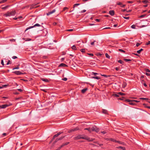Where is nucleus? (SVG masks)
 I'll use <instances>...</instances> for the list:
<instances>
[{"instance_id": "obj_1", "label": "nucleus", "mask_w": 150, "mask_h": 150, "mask_svg": "<svg viewBox=\"0 0 150 150\" xmlns=\"http://www.w3.org/2000/svg\"><path fill=\"white\" fill-rule=\"evenodd\" d=\"M74 140H77L82 139H86L89 142L93 141L95 139H94L90 138L87 136L81 135H79L77 136L74 137Z\"/></svg>"}, {"instance_id": "obj_2", "label": "nucleus", "mask_w": 150, "mask_h": 150, "mask_svg": "<svg viewBox=\"0 0 150 150\" xmlns=\"http://www.w3.org/2000/svg\"><path fill=\"white\" fill-rule=\"evenodd\" d=\"M16 13L15 11H8L4 14V16L6 17L11 16H14Z\"/></svg>"}, {"instance_id": "obj_3", "label": "nucleus", "mask_w": 150, "mask_h": 150, "mask_svg": "<svg viewBox=\"0 0 150 150\" xmlns=\"http://www.w3.org/2000/svg\"><path fill=\"white\" fill-rule=\"evenodd\" d=\"M91 130L92 131H95L97 132L99 131V129L96 126L93 127L91 128Z\"/></svg>"}, {"instance_id": "obj_4", "label": "nucleus", "mask_w": 150, "mask_h": 150, "mask_svg": "<svg viewBox=\"0 0 150 150\" xmlns=\"http://www.w3.org/2000/svg\"><path fill=\"white\" fill-rule=\"evenodd\" d=\"M40 26V25L38 24V23H37V24H35V25H34V26H30V27H29L28 28H27L26 30H25V31H26V30L30 29V28H33L34 27H35V26Z\"/></svg>"}, {"instance_id": "obj_5", "label": "nucleus", "mask_w": 150, "mask_h": 150, "mask_svg": "<svg viewBox=\"0 0 150 150\" xmlns=\"http://www.w3.org/2000/svg\"><path fill=\"white\" fill-rule=\"evenodd\" d=\"M79 129V128L78 127H76V128H73L72 129H71L70 130H69V131H68V132L69 133H70L72 132H74V131H76V130H78Z\"/></svg>"}, {"instance_id": "obj_6", "label": "nucleus", "mask_w": 150, "mask_h": 150, "mask_svg": "<svg viewBox=\"0 0 150 150\" xmlns=\"http://www.w3.org/2000/svg\"><path fill=\"white\" fill-rule=\"evenodd\" d=\"M13 73L17 75L23 74V73L19 71H16L13 72Z\"/></svg>"}, {"instance_id": "obj_7", "label": "nucleus", "mask_w": 150, "mask_h": 150, "mask_svg": "<svg viewBox=\"0 0 150 150\" xmlns=\"http://www.w3.org/2000/svg\"><path fill=\"white\" fill-rule=\"evenodd\" d=\"M117 4L118 5H120V6L122 8H124L125 6V5L122 4V3L120 2H117Z\"/></svg>"}, {"instance_id": "obj_8", "label": "nucleus", "mask_w": 150, "mask_h": 150, "mask_svg": "<svg viewBox=\"0 0 150 150\" xmlns=\"http://www.w3.org/2000/svg\"><path fill=\"white\" fill-rule=\"evenodd\" d=\"M55 11V9H54L52 11H51L49 12L48 13H47V16H49L53 13H54Z\"/></svg>"}, {"instance_id": "obj_9", "label": "nucleus", "mask_w": 150, "mask_h": 150, "mask_svg": "<svg viewBox=\"0 0 150 150\" xmlns=\"http://www.w3.org/2000/svg\"><path fill=\"white\" fill-rule=\"evenodd\" d=\"M109 14L112 16H113L115 14L114 11L113 10H110L109 11Z\"/></svg>"}, {"instance_id": "obj_10", "label": "nucleus", "mask_w": 150, "mask_h": 150, "mask_svg": "<svg viewBox=\"0 0 150 150\" xmlns=\"http://www.w3.org/2000/svg\"><path fill=\"white\" fill-rule=\"evenodd\" d=\"M8 105L7 104H5L4 105H2L0 106V107L1 108H4L8 106Z\"/></svg>"}, {"instance_id": "obj_11", "label": "nucleus", "mask_w": 150, "mask_h": 150, "mask_svg": "<svg viewBox=\"0 0 150 150\" xmlns=\"http://www.w3.org/2000/svg\"><path fill=\"white\" fill-rule=\"evenodd\" d=\"M68 66L64 63H61L59 65V67H67Z\"/></svg>"}, {"instance_id": "obj_12", "label": "nucleus", "mask_w": 150, "mask_h": 150, "mask_svg": "<svg viewBox=\"0 0 150 150\" xmlns=\"http://www.w3.org/2000/svg\"><path fill=\"white\" fill-rule=\"evenodd\" d=\"M64 136L62 137L59 138L55 140V142L56 143L57 141L62 139L64 138Z\"/></svg>"}, {"instance_id": "obj_13", "label": "nucleus", "mask_w": 150, "mask_h": 150, "mask_svg": "<svg viewBox=\"0 0 150 150\" xmlns=\"http://www.w3.org/2000/svg\"><path fill=\"white\" fill-rule=\"evenodd\" d=\"M88 89L87 88L83 89L81 90V92L82 93H85L86 91Z\"/></svg>"}, {"instance_id": "obj_14", "label": "nucleus", "mask_w": 150, "mask_h": 150, "mask_svg": "<svg viewBox=\"0 0 150 150\" xmlns=\"http://www.w3.org/2000/svg\"><path fill=\"white\" fill-rule=\"evenodd\" d=\"M36 4H32L30 7L31 8H36L38 6H36Z\"/></svg>"}, {"instance_id": "obj_15", "label": "nucleus", "mask_w": 150, "mask_h": 150, "mask_svg": "<svg viewBox=\"0 0 150 150\" xmlns=\"http://www.w3.org/2000/svg\"><path fill=\"white\" fill-rule=\"evenodd\" d=\"M127 85V83L126 82H123L122 84V87L123 88H125Z\"/></svg>"}, {"instance_id": "obj_16", "label": "nucleus", "mask_w": 150, "mask_h": 150, "mask_svg": "<svg viewBox=\"0 0 150 150\" xmlns=\"http://www.w3.org/2000/svg\"><path fill=\"white\" fill-rule=\"evenodd\" d=\"M102 112L103 113L105 114H108V112L107 110L103 109L102 110Z\"/></svg>"}, {"instance_id": "obj_17", "label": "nucleus", "mask_w": 150, "mask_h": 150, "mask_svg": "<svg viewBox=\"0 0 150 150\" xmlns=\"http://www.w3.org/2000/svg\"><path fill=\"white\" fill-rule=\"evenodd\" d=\"M117 149H121L123 150H125V147H122V146H118L117 147Z\"/></svg>"}, {"instance_id": "obj_18", "label": "nucleus", "mask_w": 150, "mask_h": 150, "mask_svg": "<svg viewBox=\"0 0 150 150\" xmlns=\"http://www.w3.org/2000/svg\"><path fill=\"white\" fill-rule=\"evenodd\" d=\"M84 130H88L90 132H91L92 131L91 128H85Z\"/></svg>"}, {"instance_id": "obj_19", "label": "nucleus", "mask_w": 150, "mask_h": 150, "mask_svg": "<svg viewBox=\"0 0 150 150\" xmlns=\"http://www.w3.org/2000/svg\"><path fill=\"white\" fill-rule=\"evenodd\" d=\"M23 39L25 41H30L31 40V39L29 38H23Z\"/></svg>"}, {"instance_id": "obj_20", "label": "nucleus", "mask_w": 150, "mask_h": 150, "mask_svg": "<svg viewBox=\"0 0 150 150\" xmlns=\"http://www.w3.org/2000/svg\"><path fill=\"white\" fill-rule=\"evenodd\" d=\"M92 78L96 79H100V78L98 76H93L91 77Z\"/></svg>"}, {"instance_id": "obj_21", "label": "nucleus", "mask_w": 150, "mask_h": 150, "mask_svg": "<svg viewBox=\"0 0 150 150\" xmlns=\"http://www.w3.org/2000/svg\"><path fill=\"white\" fill-rule=\"evenodd\" d=\"M143 50V49L141 48L140 50L137 51V52L138 54H140L141 52Z\"/></svg>"}, {"instance_id": "obj_22", "label": "nucleus", "mask_w": 150, "mask_h": 150, "mask_svg": "<svg viewBox=\"0 0 150 150\" xmlns=\"http://www.w3.org/2000/svg\"><path fill=\"white\" fill-rule=\"evenodd\" d=\"M110 141H111L115 142H117V141L115 139H112V138H110Z\"/></svg>"}, {"instance_id": "obj_23", "label": "nucleus", "mask_w": 150, "mask_h": 150, "mask_svg": "<svg viewBox=\"0 0 150 150\" xmlns=\"http://www.w3.org/2000/svg\"><path fill=\"white\" fill-rule=\"evenodd\" d=\"M59 135V134H58V133L56 134H55V135H54V136L53 137V138L52 139V140H53L56 137H57Z\"/></svg>"}, {"instance_id": "obj_24", "label": "nucleus", "mask_w": 150, "mask_h": 150, "mask_svg": "<svg viewBox=\"0 0 150 150\" xmlns=\"http://www.w3.org/2000/svg\"><path fill=\"white\" fill-rule=\"evenodd\" d=\"M113 95L116 97H118L119 96V95L118 94V93L116 94H114Z\"/></svg>"}, {"instance_id": "obj_25", "label": "nucleus", "mask_w": 150, "mask_h": 150, "mask_svg": "<svg viewBox=\"0 0 150 150\" xmlns=\"http://www.w3.org/2000/svg\"><path fill=\"white\" fill-rule=\"evenodd\" d=\"M71 48L73 50H76L77 49V48L75 45H73L72 47Z\"/></svg>"}, {"instance_id": "obj_26", "label": "nucleus", "mask_w": 150, "mask_h": 150, "mask_svg": "<svg viewBox=\"0 0 150 150\" xmlns=\"http://www.w3.org/2000/svg\"><path fill=\"white\" fill-rule=\"evenodd\" d=\"M9 7V6H6L2 8V9L5 10L7 9Z\"/></svg>"}, {"instance_id": "obj_27", "label": "nucleus", "mask_w": 150, "mask_h": 150, "mask_svg": "<svg viewBox=\"0 0 150 150\" xmlns=\"http://www.w3.org/2000/svg\"><path fill=\"white\" fill-rule=\"evenodd\" d=\"M69 142H66L65 143H63L62 144V146H65V145H67L68 144H69Z\"/></svg>"}, {"instance_id": "obj_28", "label": "nucleus", "mask_w": 150, "mask_h": 150, "mask_svg": "<svg viewBox=\"0 0 150 150\" xmlns=\"http://www.w3.org/2000/svg\"><path fill=\"white\" fill-rule=\"evenodd\" d=\"M118 62L119 63H120L121 64H123L124 63V62L121 60H119L118 61Z\"/></svg>"}, {"instance_id": "obj_29", "label": "nucleus", "mask_w": 150, "mask_h": 150, "mask_svg": "<svg viewBox=\"0 0 150 150\" xmlns=\"http://www.w3.org/2000/svg\"><path fill=\"white\" fill-rule=\"evenodd\" d=\"M42 80L43 81L46 82H48V80L47 79H42Z\"/></svg>"}, {"instance_id": "obj_30", "label": "nucleus", "mask_w": 150, "mask_h": 150, "mask_svg": "<svg viewBox=\"0 0 150 150\" xmlns=\"http://www.w3.org/2000/svg\"><path fill=\"white\" fill-rule=\"evenodd\" d=\"M80 5L79 4H74L73 6V8H74L75 7L77 6Z\"/></svg>"}, {"instance_id": "obj_31", "label": "nucleus", "mask_w": 150, "mask_h": 150, "mask_svg": "<svg viewBox=\"0 0 150 150\" xmlns=\"http://www.w3.org/2000/svg\"><path fill=\"white\" fill-rule=\"evenodd\" d=\"M105 55L106 57H107V58H108V59L110 58V56L107 53H106L105 54Z\"/></svg>"}, {"instance_id": "obj_32", "label": "nucleus", "mask_w": 150, "mask_h": 150, "mask_svg": "<svg viewBox=\"0 0 150 150\" xmlns=\"http://www.w3.org/2000/svg\"><path fill=\"white\" fill-rule=\"evenodd\" d=\"M91 74L92 75H93L94 76H96V75L98 74L96 73H94L93 72H92Z\"/></svg>"}, {"instance_id": "obj_33", "label": "nucleus", "mask_w": 150, "mask_h": 150, "mask_svg": "<svg viewBox=\"0 0 150 150\" xmlns=\"http://www.w3.org/2000/svg\"><path fill=\"white\" fill-rule=\"evenodd\" d=\"M80 51L81 52L84 53L85 52V50L84 49H82L80 50Z\"/></svg>"}, {"instance_id": "obj_34", "label": "nucleus", "mask_w": 150, "mask_h": 150, "mask_svg": "<svg viewBox=\"0 0 150 150\" xmlns=\"http://www.w3.org/2000/svg\"><path fill=\"white\" fill-rule=\"evenodd\" d=\"M118 94H119V95L121 96H124L125 95V93L121 92H119Z\"/></svg>"}, {"instance_id": "obj_35", "label": "nucleus", "mask_w": 150, "mask_h": 150, "mask_svg": "<svg viewBox=\"0 0 150 150\" xmlns=\"http://www.w3.org/2000/svg\"><path fill=\"white\" fill-rule=\"evenodd\" d=\"M129 104L132 105H135L136 104L133 101H132V102H131L130 103H129Z\"/></svg>"}, {"instance_id": "obj_36", "label": "nucleus", "mask_w": 150, "mask_h": 150, "mask_svg": "<svg viewBox=\"0 0 150 150\" xmlns=\"http://www.w3.org/2000/svg\"><path fill=\"white\" fill-rule=\"evenodd\" d=\"M124 60L126 61V62H128V61H131V60L130 59H125Z\"/></svg>"}, {"instance_id": "obj_37", "label": "nucleus", "mask_w": 150, "mask_h": 150, "mask_svg": "<svg viewBox=\"0 0 150 150\" xmlns=\"http://www.w3.org/2000/svg\"><path fill=\"white\" fill-rule=\"evenodd\" d=\"M140 99L143 100H149V99L148 98H140Z\"/></svg>"}, {"instance_id": "obj_38", "label": "nucleus", "mask_w": 150, "mask_h": 150, "mask_svg": "<svg viewBox=\"0 0 150 150\" xmlns=\"http://www.w3.org/2000/svg\"><path fill=\"white\" fill-rule=\"evenodd\" d=\"M126 101L127 102H129V103H130L131 102H132V101H133V100H129V99H127L126 100Z\"/></svg>"}, {"instance_id": "obj_39", "label": "nucleus", "mask_w": 150, "mask_h": 150, "mask_svg": "<svg viewBox=\"0 0 150 150\" xmlns=\"http://www.w3.org/2000/svg\"><path fill=\"white\" fill-rule=\"evenodd\" d=\"M7 1V0H2L1 1V3H4L6 2Z\"/></svg>"}, {"instance_id": "obj_40", "label": "nucleus", "mask_w": 150, "mask_h": 150, "mask_svg": "<svg viewBox=\"0 0 150 150\" xmlns=\"http://www.w3.org/2000/svg\"><path fill=\"white\" fill-rule=\"evenodd\" d=\"M135 27L136 26L135 25H133L131 26V27L133 29H135Z\"/></svg>"}, {"instance_id": "obj_41", "label": "nucleus", "mask_w": 150, "mask_h": 150, "mask_svg": "<svg viewBox=\"0 0 150 150\" xmlns=\"http://www.w3.org/2000/svg\"><path fill=\"white\" fill-rule=\"evenodd\" d=\"M68 9V8L67 7H64V8L62 11H65L67 9Z\"/></svg>"}, {"instance_id": "obj_42", "label": "nucleus", "mask_w": 150, "mask_h": 150, "mask_svg": "<svg viewBox=\"0 0 150 150\" xmlns=\"http://www.w3.org/2000/svg\"><path fill=\"white\" fill-rule=\"evenodd\" d=\"M142 2L144 3H146L148 2V1L147 0H145L142 1Z\"/></svg>"}, {"instance_id": "obj_43", "label": "nucleus", "mask_w": 150, "mask_h": 150, "mask_svg": "<svg viewBox=\"0 0 150 150\" xmlns=\"http://www.w3.org/2000/svg\"><path fill=\"white\" fill-rule=\"evenodd\" d=\"M63 146H62V145L58 147V149H57L58 150H60Z\"/></svg>"}, {"instance_id": "obj_44", "label": "nucleus", "mask_w": 150, "mask_h": 150, "mask_svg": "<svg viewBox=\"0 0 150 150\" xmlns=\"http://www.w3.org/2000/svg\"><path fill=\"white\" fill-rule=\"evenodd\" d=\"M86 11V10L84 9V10H83L82 11H81V12H80V13H84V12H85Z\"/></svg>"}, {"instance_id": "obj_45", "label": "nucleus", "mask_w": 150, "mask_h": 150, "mask_svg": "<svg viewBox=\"0 0 150 150\" xmlns=\"http://www.w3.org/2000/svg\"><path fill=\"white\" fill-rule=\"evenodd\" d=\"M146 45H150V41H148V42H146L145 44Z\"/></svg>"}, {"instance_id": "obj_46", "label": "nucleus", "mask_w": 150, "mask_h": 150, "mask_svg": "<svg viewBox=\"0 0 150 150\" xmlns=\"http://www.w3.org/2000/svg\"><path fill=\"white\" fill-rule=\"evenodd\" d=\"M123 17L124 18L127 19H129V17H126L123 16Z\"/></svg>"}, {"instance_id": "obj_47", "label": "nucleus", "mask_w": 150, "mask_h": 150, "mask_svg": "<svg viewBox=\"0 0 150 150\" xmlns=\"http://www.w3.org/2000/svg\"><path fill=\"white\" fill-rule=\"evenodd\" d=\"M8 86V85L5 84V85H2V86L3 87V88L4 87H7V86Z\"/></svg>"}, {"instance_id": "obj_48", "label": "nucleus", "mask_w": 150, "mask_h": 150, "mask_svg": "<svg viewBox=\"0 0 150 150\" xmlns=\"http://www.w3.org/2000/svg\"><path fill=\"white\" fill-rule=\"evenodd\" d=\"M117 142L118 143L121 144H123V142H121V141H117V142Z\"/></svg>"}, {"instance_id": "obj_49", "label": "nucleus", "mask_w": 150, "mask_h": 150, "mask_svg": "<svg viewBox=\"0 0 150 150\" xmlns=\"http://www.w3.org/2000/svg\"><path fill=\"white\" fill-rule=\"evenodd\" d=\"M11 64V62L10 61V60H8V62L6 64L8 65L9 64Z\"/></svg>"}, {"instance_id": "obj_50", "label": "nucleus", "mask_w": 150, "mask_h": 150, "mask_svg": "<svg viewBox=\"0 0 150 150\" xmlns=\"http://www.w3.org/2000/svg\"><path fill=\"white\" fill-rule=\"evenodd\" d=\"M146 16V15H141L140 16V17L141 18H142L143 17H144Z\"/></svg>"}, {"instance_id": "obj_51", "label": "nucleus", "mask_w": 150, "mask_h": 150, "mask_svg": "<svg viewBox=\"0 0 150 150\" xmlns=\"http://www.w3.org/2000/svg\"><path fill=\"white\" fill-rule=\"evenodd\" d=\"M9 41L11 42H15V40L14 39H10L9 40Z\"/></svg>"}, {"instance_id": "obj_52", "label": "nucleus", "mask_w": 150, "mask_h": 150, "mask_svg": "<svg viewBox=\"0 0 150 150\" xmlns=\"http://www.w3.org/2000/svg\"><path fill=\"white\" fill-rule=\"evenodd\" d=\"M134 102V103H138L139 102V101H138V100H133V101Z\"/></svg>"}, {"instance_id": "obj_53", "label": "nucleus", "mask_w": 150, "mask_h": 150, "mask_svg": "<svg viewBox=\"0 0 150 150\" xmlns=\"http://www.w3.org/2000/svg\"><path fill=\"white\" fill-rule=\"evenodd\" d=\"M96 42V41L95 40V41H94L93 42H91V45H94V43H95V42Z\"/></svg>"}, {"instance_id": "obj_54", "label": "nucleus", "mask_w": 150, "mask_h": 150, "mask_svg": "<svg viewBox=\"0 0 150 150\" xmlns=\"http://www.w3.org/2000/svg\"><path fill=\"white\" fill-rule=\"evenodd\" d=\"M95 21H97V22H99L100 21V19H96L95 20Z\"/></svg>"}, {"instance_id": "obj_55", "label": "nucleus", "mask_w": 150, "mask_h": 150, "mask_svg": "<svg viewBox=\"0 0 150 150\" xmlns=\"http://www.w3.org/2000/svg\"><path fill=\"white\" fill-rule=\"evenodd\" d=\"M1 64L3 65L4 66V61L3 60H1Z\"/></svg>"}, {"instance_id": "obj_56", "label": "nucleus", "mask_w": 150, "mask_h": 150, "mask_svg": "<svg viewBox=\"0 0 150 150\" xmlns=\"http://www.w3.org/2000/svg\"><path fill=\"white\" fill-rule=\"evenodd\" d=\"M62 80L64 81H66L67 80V79L66 78H64L62 79Z\"/></svg>"}, {"instance_id": "obj_57", "label": "nucleus", "mask_w": 150, "mask_h": 150, "mask_svg": "<svg viewBox=\"0 0 150 150\" xmlns=\"http://www.w3.org/2000/svg\"><path fill=\"white\" fill-rule=\"evenodd\" d=\"M101 133L103 134H105L106 133V132L105 131H103L101 132Z\"/></svg>"}, {"instance_id": "obj_58", "label": "nucleus", "mask_w": 150, "mask_h": 150, "mask_svg": "<svg viewBox=\"0 0 150 150\" xmlns=\"http://www.w3.org/2000/svg\"><path fill=\"white\" fill-rule=\"evenodd\" d=\"M145 71L146 72H150V71L148 69H145Z\"/></svg>"}, {"instance_id": "obj_59", "label": "nucleus", "mask_w": 150, "mask_h": 150, "mask_svg": "<svg viewBox=\"0 0 150 150\" xmlns=\"http://www.w3.org/2000/svg\"><path fill=\"white\" fill-rule=\"evenodd\" d=\"M13 59H15L17 58V57L16 56H13L12 57Z\"/></svg>"}, {"instance_id": "obj_60", "label": "nucleus", "mask_w": 150, "mask_h": 150, "mask_svg": "<svg viewBox=\"0 0 150 150\" xmlns=\"http://www.w3.org/2000/svg\"><path fill=\"white\" fill-rule=\"evenodd\" d=\"M87 54L92 56H93V54L92 53H88Z\"/></svg>"}, {"instance_id": "obj_61", "label": "nucleus", "mask_w": 150, "mask_h": 150, "mask_svg": "<svg viewBox=\"0 0 150 150\" xmlns=\"http://www.w3.org/2000/svg\"><path fill=\"white\" fill-rule=\"evenodd\" d=\"M19 69V67H16L13 68V69L14 70L15 69Z\"/></svg>"}, {"instance_id": "obj_62", "label": "nucleus", "mask_w": 150, "mask_h": 150, "mask_svg": "<svg viewBox=\"0 0 150 150\" xmlns=\"http://www.w3.org/2000/svg\"><path fill=\"white\" fill-rule=\"evenodd\" d=\"M119 50L120 51H121V52H125V51L124 50H122V49H119Z\"/></svg>"}, {"instance_id": "obj_63", "label": "nucleus", "mask_w": 150, "mask_h": 150, "mask_svg": "<svg viewBox=\"0 0 150 150\" xmlns=\"http://www.w3.org/2000/svg\"><path fill=\"white\" fill-rule=\"evenodd\" d=\"M140 45V43H137L136 45L137 47L139 46Z\"/></svg>"}, {"instance_id": "obj_64", "label": "nucleus", "mask_w": 150, "mask_h": 150, "mask_svg": "<svg viewBox=\"0 0 150 150\" xmlns=\"http://www.w3.org/2000/svg\"><path fill=\"white\" fill-rule=\"evenodd\" d=\"M146 74L147 76H150V74L147 73H146Z\"/></svg>"}]
</instances>
